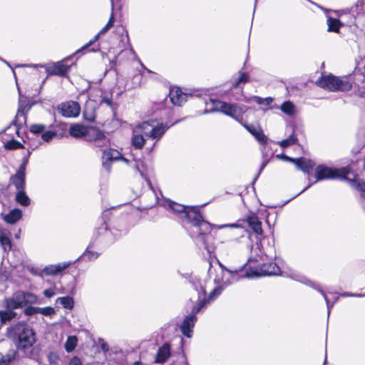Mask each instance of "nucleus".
I'll return each instance as SVG.
<instances>
[{"label":"nucleus","mask_w":365,"mask_h":365,"mask_svg":"<svg viewBox=\"0 0 365 365\" xmlns=\"http://www.w3.org/2000/svg\"><path fill=\"white\" fill-rule=\"evenodd\" d=\"M6 148L10 150H16L23 148V145L16 140H11L6 144Z\"/></svg>","instance_id":"obj_36"},{"label":"nucleus","mask_w":365,"mask_h":365,"mask_svg":"<svg viewBox=\"0 0 365 365\" xmlns=\"http://www.w3.org/2000/svg\"><path fill=\"white\" fill-rule=\"evenodd\" d=\"M26 175V163L22 164L15 175L11 177V182L17 190H24Z\"/></svg>","instance_id":"obj_12"},{"label":"nucleus","mask_w":365,"mask_h":365,"mask_svg":"<svg viewBox=\"0 0 365 365\" xmlns=\"http://www.w3.org/2000/svg\"><path fill=\"white\" fill-rule=\"evenodd\" d=\"M169 97L174 105L181 106L183 102L186 101V95L177 87L170 89Z\"/></svg>","instance_id":"obj_16"},{"label":"nucleus","mask_w":365,"mask_h":365,"mask_svg":"<svg viewBox=\"0 0 365 365\" xmlns=\"http://www.w3.org/2000/svg\"><path fill=\"white\" fill-rule=\"evenodd\" d=\"M112 9L113 8V0H111Z\"/></svg>","instance_id":"obj_58"},{"label":"nucleus","mask_w":365,"mask_h":365,"mask_svg":"<svg viewBox=\"0 0 365 365\" xmlns=\"http://www.w3.org/2000/svg\"><path fill=\"white\" fill-rule=\"evenodd\" d=\"M15 356L16 351L14 349L10 350L6 355L0 353V365H9Z\"/></svg>","instance_id":"obj_25"},{"label":"nucleus","mask_w":365,"mask_h":365,"mask_svg":"<svg viewBox=\"0 0 365 365\" xmlns=\"http://www.w3.org/2000/svg\"><path fill=\"white\" fill-rule=\"evenodd\" d=\"M344 296H356V297H361V294H349V293H345Z\"/></svg>","instance_id":"obj_51"},{"label":"nucleus","mask_w":365,"mask_h":365,"mask_svg":"<svg viewBox=\"0 0 365 365\" xmlns=\"http://www.w3.org/2000/svg\"><path fill=\"white\" fill-rule=\"evenodd\" d=\"M113 10V8L112 9V11ZM114 21H115L114 14H113V12L112 11L110 19H109V21L107 23V24L98 33V34L94 37L93 40L91 41L87 45L83 46V48L88 47L91 43H93V42L97 41L100 36L105 34L109 29H110L113 26Z\"/></svg>","instance_id":"obj_22"},{"label":"nucleus","mask_w":365,"mask_h":365,"mask_svg":"<svg viewBox=\"0 0 365 365\" xmlns=\"http://www.w3.org/2000/svg\"><path fill=\"white\" fill-rule=\"evenodd\" d=\"M285 158L289 161L295 163L298 168L305 173H308L313 167L312 161L304 158L293 159L289 157H285Z\"/></svg>","instance_id":"obj_20"},{"label":"nucleus","mask_w":365,"mask_h":365,"mask_svg":"<svg viewBox=\"0 0 365 365\" xmlns=\"http://www.w3.org/2000/svg\"><path fill=\"white\" fill-rule=\"evenodd\" d=\"M69 365H82V363L79 358L73 357L71 359Z\"/></svg>","instance_id":"obj_46"},{"label":"nucleus","mask_w":365,"mask_h":365,"mask_svg":"<svg viewBox=\"0 0 365 365\" xmlns=\"http://www.w3.org/2000/svg\"><path fill=\"white\" fill-rule=\"evenodd\" d=\"M328 31L338 33L342 24L337 19L329 18L327 20Z\"/></svg>","instance_id":"obj_27"},{"label":"nucleus","mask_w":365,"mask_h":365,"mask_svg":"<svg viewBox=\"0 0 365 365\" xmlns=\"http://www.w3.org/2000/svg\"><path fill=\"white\" fill-rule=\"evenodd\" d=\"M246 222L257 237L262 235L263 230L262 228V222L255 214L252 213L248 215L246 217Z\"/></svg>","instance_id":"obj_14"},{"label":"nucleus","mask_w":365,"mask_h":365,"mask_svg":"<svg viewBox=\"0 0 365 365\" xmlns=\"http://www.w3.org/2000/svg\"><path fill=\"white\" fill-rule=\"evenodd\" d=\"M349 170L346 168L341 169H334L324 165H319L315 170V176L317 180L346 178Z\"/></svg>","instance_id":"obj_5"},{"label":"nucleus","mask_w":365,"mask_h":365,"mask_svg":"<svg viewBox=\"0 0 365 365\" xmlns=\"http://www.w3.org/2000/svg\"><path fill=\"white\" fill-rule=\"evenodd\" d=\"M38 313H40L45 316H50L55 313L54 309L51 307L43 308L38 307Z\"/></svg>","instance_id":"obj_38"},{"label":"nucleus","mask_w":365,"mask_h":365,"mask_svg":"<svg viewBox=\"0 0 365 365\" xmlns=\"http://www.w3.org/2000/svg\"><path fill=\"white\" fill-rule=\"evenodd\" d=\"M297 142V138L293 135L289 136L287 139L283 140L279 143V145L282 148H286L294 144Z\"/></svg>","instance_id":"obj_34"},{"label":"nucleus","mask_w":365,"mask_h":365,"mask_svg":"<svg viewBox=\"0 0 365 365\" xmlns=\"http://www.w3.org/2000/svg\"><path fill=\"white\" fill-rule=\"evenodd\" d=\"M145 131H144V127L143 123H140L135 127L133 130V136L131 138L132 145L137 149H142L145 145L146 139Z\"/></svg>","instance_id":"obj_11"},{"label":"nucleus","mask_w":365,"mask_h":365,"mask_svg":"<svg viewBox=\"0 0 365 365\" xmlns=\"http://www.w3.org/2000/svg\"><path fill=\"white\" fill-rule=\"evenodd\" d=\"M249 81V76L245 73H240V77L234 86L235 88H237L241 83H246Z\"/></svg>","instance_id":"obj_41"},{"label":"nucleus","mask_w":365,"mask_h":365,"mask_svg":"<svg viewBox=\"0 0 365 365\" xmlns=\"http://www.w3.org/2000/svg\"><path fill=\"white\" fill-rule=\"evenodd\" d=\"M279 272V267L273 262H270L268 264H264L259 269H256L255 270H251L247 272L246 274L247 277H261L266 275H275L278 274Z\"/></svg>","instance_id":"obj_7"},{"label":"nucleus","mask_w":365,"mask_h":365,"mask_svg":"<svg viewBox=\"0 0 365 365\" xmlns=\"http://www.w3.org/2000/svg\"><path fill=\"white\" fill-rule=\"evenodd\" d=\"M282 111L287 115H294L295 113V107L290 101H286L281 106Z\"/></svg>","instance_id":"obj_28"},{"label":"nucleus","mask_w":365,"mask_h":365,"mask_svg":"<svg viewBox=\"0 0 365 365\" xmlns=\"http://www.w3.org/2000/svg\"><path fill=\"white\" fill-rule=\"evenodd\" d=\"M58 110L59 113L67 118L76 117L80 113V106L77 102L68 101L61 103Z\"/></svg>","instance_id":"obj_10"},{"label":"nucleus","mask_w":365,"mask_h":365,"mask_svg":"<svg viewBox=\"0 0 365 365\" xmlns=\"http://www.w3.org/2000/svg\"><path fill=\"white\" fill-rule=\"evenodd\" d=\"M181 219L192 222L195 226L208 227V225L203 221L202 215L195 207H187Z\"/></svg>","instance_id":"obj_9"},{"label":"nucleus","mask_w":365,"mask_h":365,"mask_svg":"<svg viewBox=\"0 0 365 365\" xmlns=\"http://www.w3.org/2000/svg\"><path fill=\"white\" fill-rule=\"evenodd\" d=\"M70 262H65L63 264H56V265H49L48 267H46L43 270L42 272L44 273L46 275H56L64 269H67L70 266Z\"/></svg>","instance_id":"obj_17"},{"label":"nucleus","mask_w":365,"mask_h":365,"mask_svg":"<svg viewBox=\"0 0 365 365\" xmlns=\"http://www.w3.org/2000/svg\"><path fill=\"white\" fill-rule=\"evenodd\" d=\"M135 365H141V364L139 361H136V362H135Z\"/></svg>","instance_id":"obj_56"},{"label":"nucleus","mask_w":365,"mask_h":365,"mask_svg":"<svg viewBox=\"0 0 365 365\" xmlns=\"http://www.w3.org/2000/svg\"><path fill=\"white\" fill-rule=\"evenodd\" d=\"M45 129V125L41 124H34L31 126L30 130L34 133H40Z\"/></svg>","instance_id":"obj_42"},{"label":"nucleus","mask_w":365,"mask_h":365,"mask_svg":"<svg viewBox=\"0 0 365 365\" xmlns=\"http://www.w3.org/2000/svg\"><path fill=\"white\" fill-rule=\"evenodd\" d=\"M54 289H55V288L47 289L44 290L43 294L46 297L51 298V297H52L53 296H54L56 294V292H55Z\"/></svg>","instance_id":"obj_45"},{"label":"nucleus","mask_w":365,"mask_h":365,"mask_svg":"<svg viewBox=\"0 0 365 365\" xmlns=\"http://www.w3.org/2000/svg\"><path fill=\"white\" fill-rule=\"evenodd\" d=\"M13 331L18 336L17 347L19 349L31 347L35 342L33 330L24 324L19 323L14 326Z\"/></svg>","instance_id":"obj_4"},{"label":"nucleus","mask_w":365,"mask_h":365,"mask_svg":"<svg viewBox=\"0 0 365 365\" xmlns=\"http://www.w3.org/2000/svg\"><path fill=\"white\" fill-rule=\"evenodd\" d=\"M0 245L5 252H9L11 250V241L2 230L0 231Z\"/></svg>","instance_id":"obj_24"},{"label":"nucleus","mask_w":365,"mask_h":365,"mask_svg":"<svg viewBox=\"0 0 365 365\" xmlns=\"http://www.w3.org/2000/svg\"><path fill=\"white\" fill-rule=\"evenodd\" d=\"M320 88L331 92L347 91L352 88V83L346 78L337 77L331 74L322 76L316 81Z\"/></svg>","instance_id":"obj_1"},{"label":"nucleus","mask_w":365,"mask_h":365,"mask_svg":"<svg viewBox=\"0 0 365 365\" xmlns=\"http://www.w3.org/2000/svg\"><path fill=\"white\" fill-rule=\"evenodd\" d=\"M4 302L6 308L11 309H18L26 305L24 296L21 292L16 293L11 298L5 299Z\"/></svg>","instance_id":"obj_13"},{"label":"nucleus","mask_w":365,"mask_h":365,"mask_svg":"<svg viewBox=\"0 0 365 365\" xmlns=\"http://www.w3.org/2000/svg\"><path fill=\"white\" fill-rule=\"evenodd\" d=\"M254 98L255 100V102L259 105L269 106L273 101V99L270 97L262 98L260 97L255 96Z\"/></svg>","instance_id":"obj_35"},{"label":"nucleus","mask_w":365,"mask_h":365,"mask_svg":"<svg viewBox=\"0 0 365 365\" xmlns=\"http://www.w3.org/2000/svg\"><path fill=\"white\" fill-rule=\"evenodd\" d=\"M16 200L23 206H28L30 204V199L26 195L24 190H17Z\"/></svg>","instance_id":"obj_26"},{"label":"nucleus","mask_w":365,"mask_h":365,"mask_svg":"<svg viewBox=\"0 0 365 365\" xmlns=\"http://www.w3.org/2000/svg\"><path fill=\"white\" fill-rule=\"evenodd\" d=\"M201 290H202V295L205 296V290L201 287Z\"/></svg>","instance_id":"obj_55"},{"label":"nucleus","mask_w":365,"mask_h":365,"mask_svg":"<svg viewBox=\"0 0 365 365\" xmlns=\"http://www.w3.org/2000/svg\"><path fill=\"white\" fill-rule=\"evenodd\" d=\"M99 344L101 346L102 349L105 351H108V344L104 341L103 339H99Z\"/></svg>","instance_id":"obj_47"},{"label":"nucleus","mask_w":365,"mask_h":365,"mask_svg":"<svg viewBox=\"0 0 365 365\" xmlns=\"http://www.w3.org/2000/svg\"><path fill=\"white\" fill-rule=\"evenodd\" d=\"M21 293L24 296V300H25L26 304H29V303L31 304V303L36 302L37 298L34 294H33L31 293L23 292H21Z\"/></svg>","instance_id":"obj_37"},{"label":"nucleus","mask_w":365,"mask_h":365,"mask_svg":"<svg viewBox=\"0 0 365 365\" xmlns=\"http://www.w3.org/2000/svg\"><path fill=\"white\" fill-rule=\"evenodd\" d=\"M69 66L62 63L61 62L56 63L50 70V74L63 76L67 73Z\"/></svg>","instance_id":"obj_23"},{"label":"nucleus","mask_w":365,"mask_h":365,"mask_svg":"<svg viewBox=\"0 0 365 365\" xmlns=\"http://www.w3.org/2000/svg\"><path fill=\"white\" fill-rule=\"evenodd\" d=\"M212 111H220L241 123L245 110L237 104H230L218 100H211Z\"/></svg>","instance_id":"obj_3"},{"label":"nucleus","mask_w":365,"mask_h":365,"mask_svg":"<svg viewBox=\"0 0 365 365\" xmlns=\"http://www.w3.org/2000/svg\"><path fill=\"white\" fill-rule=\"evenodd\" d=\"M101 103H104L106 104H107L108 106H110L111 105V99L108 98H103L101 101Z\"/></svg>","instance_id":"obj_49"},{"label":"nucleus","mask_w":365,"mask_h":365,"mask_svg":"<svg viewBox=\"0 0 365 365\" xmlns=\"http://www.w3.org/2000/svg\"><path fill=\"white\" fill-rule=\"evenodd\" d=\"M16 316V313L11 310L8 311H0V319L1 322L9 321L14 319Z\"/></svg>","instance_id":"obj_32"},{"label":"nucleus","mask_w":365,"mask_h":365,"mask_svg":"<svg viewBox=\"0 0 365 365\" xmlns=\"http://www.w3.org/2000/svg\"><path fill=\"white\" fill-rule=\"evenodd\" d=\"M104 157L110 160H117L120 155V153L114 149H109L103 150Z\"/></svg>","instance_id":"obj_33"},{"label":"nucleus","mask_w":365,"mask_h":365,"mask_svg":"<svg viewBox=\"0 0 365 365\" xmlns=\"http://www.w3.org/2000/svg\"><path fill=\"white\" fill-rule=\"evenodd\" d=\"M135 168L140 173L142 177H145V164L142 160L136 161Z\"/></svg>","instance_id":"obj_40"},{"label":"nucleus","mask_w":365,"mask_h":365,"mask_svg":"<svg viewBox=\"0 0 365 365\" xmlns=\"http://www.w3.org/2000/svg\"><path fill=\"white\" fill-rule=\"evenodd\" d=\"M86 140L95 142L99 147L107 146L109 144V139L96 127H88Z\"/></svg>","instance_id":"obj_6"},{"label":"nucleus","mask_w":365,"mask_h":365,"mask_svg":"<svg viewBox=\"0 0 365 365\" xmlns=\"http://www.w3.org/2000/svg\"><path fill=\"white\" fill-rule=\"evenodd\" d=\"M77 337L75 336H68L65 344V349L68 352H71L74 350L77 345Z\"/></svg>","instance_id":"obj_30"},{"label":"nucleus","mask_w":365,"mask_h":365,"mask_svg":"<svg viewBox=\"0 0 365 365\" xmlns=\"http://www.w3.org/2000/svg\"><path fill=\"white\" fill-rule=\"evenodd\" d=\"M225 227H239L240 225H237V224H232V225H225Z\"/></svg>","instance_id":"obj_52"},{"label":"nucleus","mask_w":365,"mask_h":365,"mask_svg":"<svg viewBox=\"0 0 365 365\" xmlns=\"http://www.w3.org/2000/svg\"><path fill=\"white\" fill-rule=\"evenodd\" d=\"M170 356V347L168 344H163L159 348L155 357V362L158 364L164 363Z\"/></svg>","instance_id":"obj_18"},{"label":"nucleus","mask_w":365,"mask_h":365,"mask_svg":"<svg viewBox=\"0 0 365 365\" xmlns=\"http://www.w3.org/2000/svg\"><path fill=\"white\" fill-rule=\"evenodd\" d=\"M38 312V307H30L25 309V314L27 315L34 314Z\"/></svg>","instance_id":"obj_44"},{"label":"nucleus","mask_w":365,"mask_h":365,"mask_svg":"<svg viewBox=\"0 0 365 365\" xmlns=\"http://www.w3.org/2000/svg\"><path fill=\"white\" fill-rule=\"evenodd\" d=\"M142 123L144 127V131H145V136L153 139H160L168 128L163 124L155 125L153 122L145 121Z\"/></svg>","instance_id":"obj_8"},{"label":"nucleus","mask_w":365,"mask_h":365,"mask_svg":"<svg viewBox=\"0 0 365 365\" xmlns=\"http://www.w3.org/2000/svg\"><path fill=\"white\" fill-rule=\"evenodd\" d=\"M242 124L259 143L262 144H265L267 143V138L264 135L262 130L259 126L248 125L247 123Z\"/></svg>","instance_id":"obj_15"},{"label":"nucleus","mask_w":365,"mask_h":365,"mask_svg":"<svg viewBox=\"0 0 365 365\" xmlns=\"http://www.w3.org/2000/svg\"><path fill=\"white\" fill-rule=\"evenodd\" d=\"M56 135V133L52 131H46L43 133L42 138L43 140L48 142L50 140H51L54 136Z\"/></svg>","instance_id":"obj_43"},{"label":"nucleus","mask_w":365,"mask_h":365,"mask_svg":"<svg viewBox=\"0 0 365 365\" xmlns=\"http://www.w3.org/2000/svg\"><path fill=\"white\" fill-rule=\"evenodd\" d=\"M350 182L352 186L356 187L357 190L362 192H365V182L359 180H351Z\"/></svg>","instance_id":"obj_39"},{"label":"nucleus","mask_w":365,"mask_h":365,"mask_svg":"<svg viewBox=\"0 0 365 365\" xmlns=\"http://www.w3.org/2000/svg\"><path fill=\"white\" fill-rule=\"evenodd\" d=\"M3 219L9 224H14L19 221L22 217V212L18 208H15L9 212L7 215H3Z\"/></svg>","instance_id":"obj_21"},{"label":"nucleus","mask_w":365,"mask_h":365,"mask_svg":"<svg viewBox=\"0 0 365 365\" xmlns=\"http://www.w3.org/2000/svg\"><path fill=\"white\" fill-rule=\"evenodd\" d=\"M359 96L361 98L365 97V87H363L361 89L359 90Z\"/></svg>","instance_id":"obj_50"},{"label":"nucleus","mask_w":365,"mask_h":365,"mask_svg":"<svg viewBox=\"0 0 365 365\" xmlns=\"http://www.w3.org/2000/svg\"><path fill=\"white\" fill-rule=\"evenodd\" d=\"M168 206H169L170 209L173 212L179 214L180 216V218H182V216H183L184 212H185L187 208V207H185L182 205H180V204H178V203H175V202L170 203Z\"/></svg>","instance_id":"obj_29"},{"label":"nucleus","mask_w":365,"mask_h":365,"mask_svg":"<svg viewBox=\"0 0 365 365\" xmlns=\"http://www.w3.org/2000/svg\"><path fill=\"white\" fill-rule=\"evenodd\" d=\"M265 165H266V163H263V164L262 165V168H261V169H263V168H264V166H265Z\"/></svg>","instance_id":"obj_57"},{"label":"nucleus","mask_w":365,"mask_h":365,"mask_svg":"<svg viewBox=\"0 0 365 365\" xmlns=\"http://www.w3.org/2000/svg\"><path fill=\"white\" fill-rule=\"evenodd\" d=\"M220 288H216L212 291L210 294L208 299L204 298L198 304L197 307H195L192 309V314L191 316L186 317L184 319V322L181 326V331L184 335L187 337H190V333L192 332V329L195 325V322L197 319L195 317V314L199 312L200 309L205 306L207 303H208L210 300L214 299V298L221 293Z\"/></svg>","instance_id":"obj_2"},{"label":"nucleus","mask_w":365,"mask_h":365,"mask_svg":"<svg viewBox=\"0 0 365 365\" xmlns=\"http://www.w3.org/2000/svg\"><path fill=\"white\" fill-rule=\"evenodd\" d=\"M21 230H19V232L15 235V237L19 239L20 237Z\"/></svg>","instance_id":"obj_53"},{"label":"nucleus","mask_w":365,"mask_h":365,"mask_svg":"<svg viewBox=\"0 0 365 365\" xmlns=\"http://www.w3.org/2000/svg\"><path fill=\"white\" fill-rule=\"evenodd\" d=\"M57 300L59 301L63 307L66 309H72L73 307L74 302L72 297H58Z\"/></svg>","instance_id":"obj_31"},{"label":"nucleus","mask_w":365,"mask_h":365,"mask_svg":"<svg viewBox=\"0 0 365 365\" xmlns=\"http://www.w3.org/2000/svg\"><path fill=\"white\" fill-rule=\"evenodd\" d=\"M322 294H323V296H324V299H326L327 304L329 305V302H328V300H327V296H326V295H325V294H324V293H323V292H322Z\"/></svg>","instance_id":"obj_54"},{"label":"nucleus","mask_w":365,"mask_h":365,"mask_svg":"<svg viewBox=\"0 0 365 365\" xmlns=\"http://www.w3.org/2000/svg\"><path fill=\"white\" fill-rule=\"evenodd\" d=\"M85 256H87L89 259H93L97 258L98 255L93 253L87 252L84 254Z\"/></svg>","instance_id":"obj_48"},{"label":"nucleus","mask_w":365,"mask_h":365,"mask_svg":"<svg viewBox=\"0 0 365 365\" xmlns=\"http://www.w3.org/2000/svg\"><path fill=\"white\" fill-rule=\"evenodd\" d=\"M88 127H86L81 124H73L69 128L70 135L76 138L86 137L87 135Z\"/></svg>","instance_id":"obj_19"}]
</instances>
